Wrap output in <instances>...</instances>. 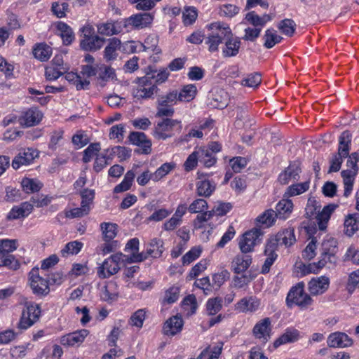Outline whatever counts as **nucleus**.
<instances>
[{"label": "nucleus", "mask_w": 359, "mask_h": 359, "mask_svg": "<svg viewBox=\"0 0 359 359\" xmlns=\"http://www.w3.org/2000/svg\"><path fill=\"white\" fill-rule=\"evenodd\" d=\"M98 69L102 70V67L98 65H86L81 66V74L83 76V79H89L91 76H95Z\"/></svg>", "instance_id": "obj_59"}, {"label": "nucleus", "mask_w": 359, "mask_h": 359, "mask_svg": "<svg viewBox=\"0 0 359 359\" xmlns=\"http://www.w3.org/2000/svg\"><path fill=\"white\" fill-rule=\"evenodd\" d=\"M175 164L172 163H165L153 174V180L158 181L168 175L173 168Z\"/></svg>", "instance_id": "obj_55"}, {"label": "nucleus", "mask_w": 359, "mask_h": 359, "mask_svg": "<svg viewBox=\"0 0 359 359\" xmlns=\"http://www.w3.org/2000/svg\"><path fill=\"white\" fill-rule=\"evenodd\" d=\"M222 299L219 298L210 299L206 304V311L209 316L215 315L222 309Z\"/></svg>", "instance_id": "obj_58"}, {"label": "nucleus", "mask_w": 359, "mask_h": 359, "mask_svg": "<svg viewBox=\"0 0 359 359\" xmlns=\"http://www.w3.org/2000/svg\"><path fill=\"white\" fill-rule=\"evenodd\" d=\"M29 280L34 294L39 296H45L49 293L48 282L39 275L38 268H34L29 272Z\"/></svg>", "instance_id": "obj_8"}, {"label": "nucleus", "mask_w": 359, "mask_h": 359, "mask_svg": "<svg viewBox=\"0 0 359 359\" xmlns=\"http://www.w3.org/2000/svg\"><path fill=\"white\" fill-rule=\"evenodd\" d=\"M118 226L113 223H102L101 229L102 231L103 238L105 241H111L117 234Z\"/></svg>", "instance_id": "obj_44"}, {"label": "nucleus", "mask_w": 359, "mask_h": 359, "mask_svg": "<svg viewBox=\"0 0 359 359\" xmlns=\"http://www.w3.org/2000/svg\"><path fill=\"white\" fill-rule=\"evenodd\" d=\"M276 242L269 241L266 245L264 254L267 256L264 265L262 266V273H266L269 271L271 266L273 264L277 257L276 253Z\"/></svg>", "instance_id": "obj_24"}, {"label": "nucleus", "mask_w": 359, "mask_h": 359, "mask_svg": "<svg viewBox=\"0 0 359 359\" xmlns=\"http://www.w3.org/2000/svg\"><path fill=\"white\" fill-rule=\"evenodd\" d=\"M196 92L197 89L195 85H187L183 87L180 93L177 92L178 100L180 102H189L195 97Z\"/></svg>", "instance_id": "obj_40"}, {"label": "nucleus", "mask_w": 359, "mask_h": 359, "mask_svg": "<svg viewBox=\"0 0 359 359\" xmlns=\"http://www.w3.org/2000/svg\"><path fill=\"white\" fill-rule=\"evenodd\" d=\"M153 19L154 18L150 13H138L126 19L123 25L125 27L132 25L134 28L140 29L150 25Z\"/></svg>", "instance_id": "obj_11"}, {"label": "nucleus", "mask_w": 359, "mask_h": 359, "mask_svg": "<svg viewBox=\"0 0 359 359\" xmlns=\"http://www.w3.org/2000/svg\"><path fill=\"white\" fill-rule=\"evenodd\" d=\"M38 156V151L32 148L20 151L12 161L11 165L14 170H18L23 165H28Z\"/></svg>", "instance_id": "obj_10"}, {"label": "nucleus", "mask_w": 359, "mask_h": 359, "mask_svg": "<svg viewBox=\"0 0 359 359\" xmlns=\"http://www.w3.org/2000/svg\"><path fill=\"white\" fill-rule=\"evenodd\" d=\"M198 16L197 10L194 7L185 8L182 13L183 22L185 25H192Z\"/></svg>", "instance_id": "obj_53"}, {"label": "nucleus", "mask_w": 359, "mask_h": 359, "mask_svg": "<svg viewBox=\"0 0 359 359\" xmlns=\"http://www.w3.org/2000/svg\"><path fill=\"white\" fill-rule=\"evenodd\" d=\"M42 118V114L36 108L27 110L22 116V124L26 127H31L38 124Z\"/></svg>", "instance_id": "obj_26"}, {"label": "nucleus", "mask_w": 359, "mask_h": 359, "mask_svg": "<svg viewBox=\"0 0 359 359\" xmlns=\"http://www.w3.org/2000/svg\"><path fill=\"white\" fill-rule=\"evenodd\" d=\"M51 11L58 18H62L66 16V13L69 11V4L67 2L59 3L53 2Z\"/></svg>", "instance_id": "obj_51"}, {"label": "nucleus", "mask_w": 359, "mask_h": 359, "mask_svg": "<svg viewBox=\"0 0 359 359\" xmlns=\"http://www.w3.org/2000/svg\"><path fill=\"white\" fill-rule=\"evenodd\" d=\"M135 176V175L133 170L128 171L122 182L115 187L114 192L120 193L128 190L132 185Z\"/></svg>", "instance_id": "obj_47"}, {"label": "nucleus", "mask_w": 359, "mask_h": 359, "mask_svg": "<svg viewBox=\"0 0 359 359\" xmlns=\"http://www.w3.org/2000/svg\"><path fill=\"white\" fill-rule=\"evenodd\" d=\"M241 44V42L239 38L233 37V34L228 36L222 48V56L224 57H236L239 53Z\"/></svg>", "instance_id": "obj_13"}, {"label": "nucleus", "mask_w": 359, "mask_h": 359, "mask_svg": "<svg viewBox=\"0 0 359 359\" xmlns=\"http://www.w3.org/2000/svg\"><path fill=\"white\" fill-rule=\"evenodd\" d=\"M316 238L313 237L303 251L302 256L304 259L311 260L316 256Z\"/></svg>", "instance_id": "obj_64"}, {"label": "nucleus", "mask_w": 359, "mask_h": 359, "mask_svg": "<svg viewBox=\"0 0 359 359\" xmlns=\"http://www.w3.org/2000/svg\"><path fill=\"white\" fill-rule=\"evenodd\" d=\"M338 251L337 241L333 238L325 240L321 245L320 259L318 262V269H322L326 264L334 265L337 262L336 254Z\"/></svg>", "instance_id": "obj_5"}, {"label": "nucleus", "mask_w": 359, "mask_h": 359, "mask_svg": "<svg viewBox=\"0 0 359 359\" xmlns=\"http://www.w3.org/2000/svg\"><path fill=\"white\" fill-rule=\"evenodd\" d=\"M271 19L272 18L270 15L265 14L262 16H259L255 13V11L249 12L245 15V20L255 27L264 26V25L271 20Z\"/></svg>", "instance_id": "obj_35"}, {"label": "nucleus", "mask_w": 359, "mask_h": 359, "mask_svg": "<svg viewBox=\"0 0 359 359\" xmlns=\"http://www.w3.org/2000/svg\"><path fill=\"white\" fill-rule=\"evenodd\" d=\"M252 263V257L247 253H242L235 257L231 262V268L235 273L245 271Z\"/></svg>", "instance_id": "obj_20"}, {"label": "nucleus", "mask_w": 359, "mask_h": 359, "mask_svg": "<svg viewBox=\"0 0 359 359\" xmlns=\"http://www.w3.org/2000/svg\"><path fill=\"white\" fill-rule=\"evenodd\" d=\"M22 189L27 194L39 191L43 187V184L37 179L23 178L21 182Z\"/></svg>", "instance_id": "obj_37"}, {"label": "nucleus", "mask_w": 359, "mask_h": 359, "mask_svg": "<svg viewBox=\"0 0 359 359\" xmlns=\"http://www.w3.org/2000/svg\"><path fill=\"white\" fill-rule=\"evenodd\" d=\"M259 304V300L255 297H245L238 302L237 309L242 312H252L258 309Z\"/></svg>", "instance_id": "obj_27"}, {"label": "nucleus", "mask_w": 359, "mask_h": 359, "mask_svg": "<svg viewBox=\"0 0 359 359\" xmlns=\"http://www.w3.org/2000/svg\"><path fill=\"white\" fill-rule=\"evenodd\" d=\"M183 325L184 321L181 316H172L165 323L163 333L168 336H174L181 332Z\"/></svg>", "instance_id": "obj_19"}, {"label": "nucleus", "mask_w": 359, "mask_h": 359, "mask_svg": "<svg viewBox=\"0 0 359 359\" xmlns=\"http://www.w3.org/2000/svg\"><path fill=\"white\" fill-rule=\"evenodd\" d=\"M358 214L349 215L344 221L345 233L348 236H352L358 230L359 219Z\"/></svg>", "instance_id": "obj_41"}, {"label": "nucleus", "mask_w": 359, "mask_h": 359, "mask_svg": "<svg viewBox=\"0 0 359 359\" xmlns=\"http://www.w3.org/2000/svg\"><path fill=\"white\" fill-rule=\"evenodd\" d=\"M121 41L116 38L109 39V43L104 49V58L108 60H114L116 56V50L120 48Z\"/></svg>", "instance_id": "obj_38"}, {"label": "nucleus", "mask_w": 359, "mask_h": 359, "mask_svg": "<svg viewBox=\"0 0 359 359\" xmlns=\"http://www.w3.org/2000/svg\"><path fill=\"white\" fill-rule=\"evenodd\" d=\"M83 34V39L81 41V48L87 51H95L101 48L104 45L105 39L93 33L91 27H84L82 29Z\"/></svg>", "instance_id": "obj_6"}, {"label": "nucleus", "mask_w": 359, "mask_h": 359, "mask_svg": "<svg viewBox=\"0 0 359 359\" xmlns=\"http://www.w3.org/2000/svg\"><path fill=\"white\" fill-rule=\"evenodd\" d=\"M22 311L27 313L28 314L27 316L32 318V320H35L36 322L39 319L41 316V308L39 305L31 302H25V309Z\"/></svg>", "instance_id": "obj_48"}, {"label": "nucleus", "mask_w": 359, "mask_h": 359, "mask_svg": "<svg viewBox=\"0 0 359 359\" xmlns=\"http://www.w3.org/2000/svg\"><path fill=\"white\" fill-rule=\"evenodd\" d=\"M336 207L337 205L334 204H330L325 206L323 210L318 213L316 220L320 230L324 231L326 229L327 223Z\"/></svg>", "instance_id": "obj_25"}, {"label": "nucleus", "mask_w": 359, "mask_h": 359, "mask_svg": "<svg viewBox=\"0 0 359 359\" xmlns=\"http://www.w3.org/2000/svg\"><path fill=\"white\" fill-rule=\"evenodd\" d=\"M21 199V191L20 189L11 186L6 188L5 200L7 202H15Z\"/></svg>", "instance_id": "obj_63"}, {"label": "nucleus", "mask_w": 359, "mask_h": 359, "mask_svg": "<svg viewBox=\"0 0 359 359\" xmlns=\"http://www.w3.org/2000/svg\"><path fill=\"white\" fill-rule=\"evenodd\" d=\"M163 251V241L158 238H153L147 249V255L153 258L160 257Z\"/></svg>", "instance_id": "obj_31"}, {"label": "nucleus", "mask_w": 359, "mask_h": 359, "mask_svg": "<svg viewBox=\"0 0 359 359\" xmlns=\"http://www.w3.org/2000/svg\"><path fill=\"white\" fill-rule=\"evenodd\" d=\"M124 255L121 252L116 253L106 259L102 264L97 267V274L101 279H105L117 273L120 270V263L125 262Z\"/></svg>", "instance_id": "obj_3"}, {"label": "nucleus", "mask_w": 359, "mask_h": 359, "mask_svg": "<svg viewBox=\"0 0 359 359\" xmlns=\"http://www.w3.org/2000/svg\"><path fill=\"white\" fill-rule=\"evenodd\" d=\"M301 172L299 163L294 162L290 163L285 170L279 175L278 181L281 184H287L292 180H298Z\"/></svg>", "instance_id": "obj_16"}, {"label": "nucleus", "mask_w": 359, "mask_h": 359, "mask_svg": "<svg viewBox=\"0 0 359 359\" xmlns=\"http://www.w3.org/2000/svg\"><path fill=\"white\" fill-rule=\"evenodd\" d=\"M276 217L277 215L276 211L272 209H269L257 217V222L261 224H266V226H271L273 224Z\"/></svg>", "instance_id": "obj_57"}, {"label": "nucleus", "mask_w": 359, "mask_h": 359, "mask_svg": "<svg viewBox=\"0 0 359 359\" xmlns=\"http://www.w3.org/2000/svg\"><path fill=\"white\" fill-rule=\"evenodd\" d=\"M269 241L276 242V249L277 248V245H284L286 247L291 246L296 242L294 230L293 228L285 229L278 232L275 239H271Z\"/></svg>", "instance_id": "obj_21"}, {"label": "nucleus", "mask_w": 359, "mask_h": 359, "mask_svg": "<svg viewBox=\"0 0 359 359\" xmlns=\"http://www.w3.org/2000/svg\"><path fill=\"white\" fill-rule=\"evenodd\" d=\"M276 31L273 29H268L265 32V34L263 36L264 41V46L266 48H271L276 43H278L282 40V37L276 34Z\"/></svg>", "instance_id": "obj_42"}, {"label": "nucleus", "mask_w": 359, "mask_h": 359, "mask_svg": "<svg viewBox=\"0 0 359 359\" xmlns=\"http://www.w3.org/2000/svg\"><path fill=\"white\" fill-rule=\"evenodd\" d=\"M271 320L269 318H265L256 323L253 328V334L257 339L262 340L263 343H266L270 339Z\"/></svg>", "instance_id": "obj_12"}, {"label": "nucleus", "mask_w": 359, "mask_h": 359, "mask_svg": "<svg viewBox=\"0 0 359 359\" xmlns=\"http://www.w3.org/2000/svg\"><path fill=\"white\" fill-rule=\"evenodd\" d=\"M33 53L36 59L47 61L52 54V49L47 44L39 43L34 48Z\"/></svg>", "instance_id": "obj_39"}, {"label": "nucleus", "mask_w": 359, "mask_h": 359, "mask_svg": "<svg viewBox=\"0 0 359 359\" xmlns=\"http://www.w3.org/2000/svg\"><path fill=\"white\" fill-rule=\"evenodd\" d=\"M129 141L142 149V153L149 154L151 151V142L142 132H132L128 136Z\"/></svg>", "instance_id": "obj_14"}, {"label": "nucleus", "mask_w": 359, "mask_h": 359, "mask_svg": "<svg viewBox=\"0 0 359 359\" xmlns=\"http://www.w3.org/2000/svg\"><path fill=\"white\" fill-rule=\"evenodd\" d=\"M65 79L70 83H72L76 88L79 90L87 89L90 85V81L87 79H82L80 74L74 72H66Z\"/></svg>", "instance_id": "obj_33"}, {"label": "nucleus", "mask_w": 359, "mask_h": 359, "mask_svg": "<svg viewBox=\"0 0 359 359\" xmlns=\"http://www.w3.org/2000/svg\"><path fill=\"white\" fill-rule=\"evenodd\" d=\"M262 82L261 75L258 73L251 74L242 80L241 84L250 88H257Z\"/></svg>", "instance_id": "obj_60"}, {"label": "nucleus", "mask_w": 359, "mask_h": 359, "mask_svg": "<svg viewBox=\"0 0 359 359\" xmlns=\"http://www.w3.org/2000/svg\"><path fill=\"white\" fill-rule=\"evenodd\" d=\"M344 185V196L347 197L353 190L355 177L356 176L355 170H344L341 172Z\"/></svg>", "instance_id": "obj_29"}, {"label": "nucleus", "mask_w": 359, "mask_h": 359, "mask_svg": "<svg viewBox=\"0 0 359 359\" xmlns=\"http://www.w3.org/2000/svg\"><path fill=\"white\" fill-rule=\"evenodd\" d=\"M57 28L60 32V36L64 43L69 45L74 39V34L72 29L63 22H59L57 25Z\"/></svg>", "instance_id": "obj_36"}, {"label": "nucleus", "mask_w": 359, "mask_h": 359, "mask_svg": "<svg viewBox=\"0 0 359 359\" xmlns=\"http://www.w3.org/2000/svg\"><path fill=\"white\" fill-rule=\"evenodd\" d=\"M351 133L347 130L344 131L341 134L339 139V148L337 154L346 158L348 157L351 149Z\"/></svg>", "instance_id": "obj_28"}, {"label": "nucleus", "mask_w": 359, "mask_h": 359, "mask_svg": "<svg viewBox=\"0 0 359 359\" xmlns=\"http://www.w3.org/2000/svg\"><path fill=\"white\" fill-rule=\"evenodd\" d=\"M177 101H179L177 91L172 90L167 95L160 96L158 98L157 103H159L161 105L172 107L173 104H176Z\"/></svg>", "instance_id": "obj_52"}, {"label": "nucleus", "mask_w": 359, "mask_h": 359, "mask_svg": "<svg viewBox=\"0 0 359 359\" xmlns=\"http://www.w3.org/2000/svg\"><path fill=\"white\" fill-rule=\"evenodd\" d=\"M299 333L297 330H288L273 343L274 348H278L286 343H292L298 340Z\"/></svg>", "instance_id": "obj_32"}, {"label": "nucleus", "mask_w": 359, "mask_h": 359, "mask_svg": "<svg viewBox=\"0 0 359 359\" xmlns=\"http://www.w3.org/2000/svg\"><path fill=\"white\" fill-rule=\"evenodd\" d=\"M198 181L196 184L197 194L200 196L209 197L215 189L214 183L204 178L205 175L203 173L198 172Z\"/></svg>", "instance_id": "obj_23"}, {"label": "nucleus", "mask_w": 359, "mask_h": 359, "mask_svg": "<svg viewBox=\"0 0 359 359\" xmlns=\"http://www.w3.org/2000/svg\"><path fill=\"white\" fill-rule=\"evenodd\" d=\"M32 205L30 202L27 201L14 206L8 212L7 219L11 220L27 217L33 211Z\"/></svg>", "instance_id": "obj_22"}, {"label": "nucleus", "mask_w": 359, "mask_h": 359, "mask_svg": "<svg viewBox=\"0 0 359 359\" xmlns=\"http://www.w3.org/2000/svg\"><path fill=\"white\" fill-rule=\"evenodd\" d=\"M262 231L259 229H252L245 232L239 241V248L242 253H248L253 250L254 247L259 242Z\"/></svg>", "instance_id": "obj_9"}, {"label": "nucleus", "mask_w": 359, "mask_h": 359, "mask_svg": "<svg viewBox=\"0 0 359 359\" xmlns=\"http://www.w3.org/2000/svg\"><path fill=\"white\" fill-rule=\"evenodd\" d=\"M110 151L109 154V158L110 160L113 158L114 156H117L118 158H120V161H124L130 157L131 155V150L121 146H116L111 148L110 150L107 149V152Z\"/></svg>", "instance_id": "obj_43"}, {"label": "nucleus", "mask_w": 359, "mask_h": 359, "mask_svg": "<svg viewBox=\"0 0 359 359\" xmlns=\"http://www.w3.org/2000/svg\"><path fill=\"white\" fill-rule=\"evenodd\" d=\"M196 150L197 152L200 153L198 154L199 161L203 163L205 167L209 168L215 165L217 158L212 154V151L205 149V147H200Z\"/></svg>", "instance_id": "obj_34"}, {"label": "nucleus", "mask_w": 359, "mask_h": 359, "mask_svg": "<svg viewBox=\"0 0 359 359\" xmlns=\"http://www.w3.org/2000/svg\"><path fill=\"white\" fill-rule=\"evenodd\" d=\"M296 24L291 19H284L281 20L278 28L285 35L292 36L295 32Z\"/></svg>", "instance_id": "obj_49"}, {"label": "nucleus", "mask_w": 359, "mask_h": 359, "mask_svg": "<svg viewBox=\"0 0 359 359\" xmlns=\"http://www.w3.org/2000/svg\"><path fill=\"white\" fill-rule=\"evenodd\" d=\"M327 343L330 347L345 348L351 346L353 341L346 334L337 332L329 335Z\"/></svg>", "instance_id": "obj_15"}, {"label": "nucleus", "mask_w": 359, "mask_h": 359, "mask_svg": "<svg viewBox=\"0 0 359 359\" xmlns=\"http://www.w3.org/2000/svg\"><path fill=\"white\" fill-rule=\"evenodd\" d=\"M83 245V244L78 241L69 242L61 250L60 253L64 257H67L69 255H76L81 251Z\"/></svg>", "instance_id": "obj_46"}, {"label": "nucleus", "mask_w": 359, "mask_h": 359, "mask_svg": "<svg viewBox=\"0 0 359 359\" xmlns=\"http://www.w3.org/2000/svg\"><path fill=\"white\" fill-rule=\"evenodd\" d=\"M101 147L100 143L90 144L83 151V161L88 163L93 157L97 154Z\"/></svg>", "instance_id": "obj_56"}, {"label": "nucleus", "mask_w": 359, "mask_h": 359, "mask_svg": "<svg viewBox=\"0 0 359 359\" xmlns=\"http://www.w3.org/2000/svg\"><path fill=\"white\" fill-rule=\"evenodd\" d=\"M309 188V182L292 184L287 188V194L291 196L299 195L307 191Z\"/></svg>", "instance_id": "obj_61"}, {"label": "nucleus", "mask_w": 359, "mask_h": 359, "mask_svg": "<svg viewBox=\"0 0 359 359\" xmlns=\"http://www.w3.org/2000/svg\"><path fill=\"white\" fill-rule=\"evenodd\" d=\"M0 266H6L11 270H17L20 267L18 259L11 254L0 255Z\"/></svg>", "instance_id": "obj_45"}, {"label": "nucleus", "mask_w": 359, "mask_h": 359, "mask_svg": "<svg viewBox=\"0 0 359 359\" xmlns=\"http://www.w3.org/2000/svg\"><path fill=\"white\" fill-rule=\"evenodd\" d=\"M293 208V203L291 200L282 199L280 201L276 207V213L277 217L280 219H286L292 212Z\"/></svg>", "instance_id": "obj_30"}, {"label": "nucleus", "mask_w": 359, "mask_h": 359, "mask_svg": "<svg viewBox=\"0 0 359 359\" xmlns=\"http://www.w3.org/2000/svg\"><path fill=\"white\" fill-rule=\"evenodd\" d=\"M330 279L327 276L313 278L309 283V290L312 295L323 294L329 287Z\"/></svg>", "instance_id": "obj_17"}, {"label": "nucleus", "mask_w": 359, "mask_h": 359, "mask_svg": "<svg viewBox=\"0 0 359 359\" xmlns=\"http://www.w3.org/2000/svg\"><path fill=\"white\" fill-rule=\"evenodd\" d=\"M88 333V330L85 329L69 333L62 336L60 342L62 345L67 346L80 344L84 341Z\"/></svg>", "instance_id": "obj_18"}, {"label": "nucleus", "mask_w": 359, "mask_h": 359, "mask_svg": "<svg viewBox=\"0 0 359 359\" xmlns=\"http://www.w3.org/2000/svg\"><path fill=\"white\" fill-rule=\"evenodd\" d=\"M69 68H57L50 65L45 69V76L48 80H56L62 74H65Z\"/></svg>", "instance_id": "obj_50"}, {"label": "nucleus", "mask_w": 359, "mask_h": 359, "mask_svg": "<svg viewBox=\"0 0 359 359\" xmlns=\"http://www.w3.org/2000/svg\"><path fill=\"white\" fill-rule=\"evenodd\" d=\"M153 77L151 74H147L144 76L136 79L137 86L133 92L134 97L138 100L148 99L157 92L158 88L153 82Z\"/></svg>", "instance_id": "obj_4"}, {"label": "nucleus", "mask_w": 359, "mask_h": 359, "mask_svg": "<svg viewBox=\"0 0 359 359\" xmlns=\"http://www.w3.org/2000/svg\"><path fill=\"white\" fill-rule=\"evenodd\" d=\"M202 248L200 246H195L187 252L182 258L184 265L189 264L196 259L201 254Z\"/></svg>", "instance_id": "obj_54"}, {"label": "nucleus", "mask_w": 359, "mask_h": 359, "mask_svg": "<svg viewBox=\"0 0 359 359\" xmlns=\"http://www.w3.org/2000/svg\"><path fill=\"white\" fill-rule=\"evenodd\" d=\"M208 27L210 32L205 37V43L208 46L210 53L217 52L219 45L224 43L225 39L232 35V31L228 25L221 22L211 23Z\"/></svg>", "instance_id": "obj_1"}, {"label": "nucleus", "mask_w": 359, "mask_h": 359, "mask_svg": "<svg viewBox=\"0 0 359 359\" xmlns=\"http://www.w3.org/2000/svg\"><path fill=\"white\" fill-rule=\"evenodd\" d=\"M304 284L302 282L290 289L286 297L287 307L292 308L296 305L301 309H306L312 304L311 297L304 292Z\"/></svg>", "instance_id": "obj_2"}, {"label": "nucleus", "mask_w": 359, "mask_h": 359, "mask_svg": "<svg viewBox=\"0 0 359 359\" xmlns=\"http://www.w3.org/2000/svg\"><path fill=\"white\" fill-rule=\"evenodd\" d=\"M102 69H104V71H102L99 73L97 76V80L100 82L101 86H105V82L107 81L110 79H113L115 75L114 71L111 67H107L105 66H101Z\"/></svg>", "instance_id": "obj_62"}, {"label": "nucleus", "mask_w": 359, "mask_h": 359, "mask_svg": "<svg viewBox=\"0 0 359 359\" xmlns=\"http://www.w3.org/2000/svg\"><path fill=\"white\" fill-rule=\"evenodd\" d=\"M181 122L176 119L169 118H163L158 121L154 130V136L158 140H166L172 137L170 133L175 126H178V131L182 130Z\"/></svg>", "instance_id": "obj_7"}]
</instances>
